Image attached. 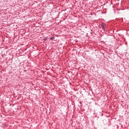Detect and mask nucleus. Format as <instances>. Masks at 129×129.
I'll use <instances>...</instances> for the list:
<instances>
[{"instance_id": "nucleus-3", "label": "nucleus", "mask_w": 129, "mask_h": 129, "mask_svg": "<svg viewBox=\"0 0 129 129\" xmlns=\"http://www.w3.org/2000/svg\"><path fill=\"white\" fill-rule=\"evenodd\" d=\"M42 41H44V42H45V41H47V38L45 37V38H43L42 39Z\"/></svg>"}, {"instance_id": "nucleus-2", "label": "nucleus", "mask_w": 129, "mask_h": 129, "mask_svg": "<svg viewBox=\"0 0 129 129\" xmlns=\"http://www.w3.org/2000/svg\"><path fill=\"white\" fill-rule=\"evenodd\" d=\"M102 28L103 29V30H105V26H104V24H102Z\"/></svg>"}, {"instance_id": "nucleus-1", "label": "nucleus", "mask_w": 129, "mask_h": 129, "mask_svg": "<svg viewBox=\"0 0 129 129\" xmlns=\"http://www.w3.org/2000/svg\"><path fill=\"white\" fill-rule=\"evenodd\" d=\"M55 39V36L51 37L50 38V41H53Z\"/></svg>"}]
</instances>
